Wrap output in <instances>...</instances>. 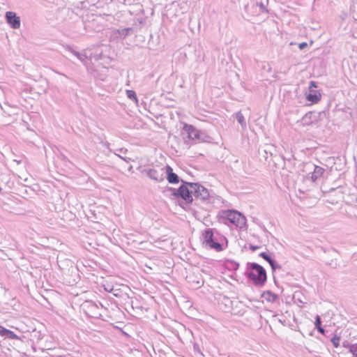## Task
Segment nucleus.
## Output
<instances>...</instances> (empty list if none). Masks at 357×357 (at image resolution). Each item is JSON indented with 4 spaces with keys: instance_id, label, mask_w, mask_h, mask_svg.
Wrapping results in <instances>:
<instances>
[{
    "instance_id": "412c9836",
    "label": "nucleus",
    "mask_w": 357,
    "mask_h": 357,
    "mask_svg": "<svg viewBox=\"0 0 357 357\" xmlns=\"http://www.w3.org/2000/svg\"><path fill=\"white\" fill-rule=\"evenodd\" d=\"M259 257H262L264 260L268 262L269 264H272L274 261V259H273L266 252H261L259 254Z\"/></svg>"
},
{
    "instance_id": "6ab92c4d",
    "label": "nucleus",
    "mask_w": 357,
    "mask_h": 357,
    "mask_svg": "<svg viewBox=\"0 0 357 357\" xmlns=\"http://www.w3.org/2000/svg\"><path fill=\"white\" fill-rule=\"evenodd\" d=\"M126 95H127V97L129 99L132 100L136 104H137L138 99H137V94H136V93L134 91H132V90H127L126 91Z\"/></svg>"
},
{
    "instance_id": "dca6fc26",
    "label": "nucleus",
    "mask_w": 357,
    "mask_h": 357,
    "mask_svg": "<svg viewBox=\"0 0 357 357\" xmlns=\"http://www.w3.org/2000/svg\"><path fill=\"white\" fill-rule=\"evenodd\" d=\"M264 296L266 301L274 303L278 299V296L270 291H268L264 294Z\"/></svg>"
},
{
    "instance_id": "f3484780",
    "label": "nucleus",
    "mask_w": 357,
    "mask_h": 357,
    "mask_svg": "<svg viewBox=\"0 0 357 357\" xmlns=\"http://www.w3.org/2000/svg\"><path fill=\"white\" fill-rule=\"evenodd\" d=\"M68 50L74 55L75 56L79 61L82 62H84L85 59H86V56L84 54H81L74 50H73L70 47H68Z\"/></svg>"
},
{
    "instance_id": "72a5a7b5",
    "label": "nucleus",
    "mask_w": 357,
    "mask_h": 357,
    "mask_svg": "<svg viewBox=\"0 0 357 357\" xmlns=\"http://www.w3.org/2000/svg\"><path fill=\"white\" fill-rule=\"evenodd\" d=\"M15 110L19 111L20 109L17 107L13 108Z\"/></svg>"
},
{
    "instance_id": "6e6552de",
    "label": "nucleus",
    "mask_w": 357,
    "mask_h": 357,
    "mask_svg": "<svg viewBox=\"0 0 357 357\" xmlns=\"http://www.w3.org/2000/svg\"><path fill=\"white\" fill-rule=\"evenodd\" d=\"M144 172L146 173L149 178L157 182L163 181L165 178V167H155L144 169Z\"/></svg>"
},
{
    "instance_id": "f8f14e48",
    "label": "nucleus",
    "mask_w": 357,
    "mask_h": 357,
    "mask_svg": "<svg viewBox=\"0 0 357 357\" xmlns=\"http://www.w3.org/2000/svg\"><path fill=\"white\" fill-rule=\"evenodd\" d=\"M165 176L169 183L176 184L179 182V178L178 175L173 172L172 168L167 165L165 167Z\"/></svg>"
},
{
    "instance_id": "473e14b6",
    "label": "nucleus",
    "mask_w": 357,
    "mask_h": 357,
    "mask_svg": "<svg viewBox=\"0 0 357 357\" xmlns=\"http://www.w3.org/2000/svg\"><path fill=\"white\" fill-rule=\"evenodd\" d=\"M343 346L345 347H349V348L350 345L349 344V343L345 342L343 343Z\"/></svg>"
},
{
    "instance_id": "393cba45",
    "label": "nucleus",
    "mask_w": 357,
    "mask_h": 357,
    "mask_svg": "<svg viewBox=\"0 0 357 357\" xmlns=\"http://www.w3.org/2000/svg\"><path fill=\"white\" fill-rule=\"evenodd\" d=\"M271 266L272 271L274 272L276 269H280L282 267L280 264H278L275 260L273 261L272 264H270Z\"/></svg>"
},
{
    "instance_id": "a878e982",
    "label": "nucleus",
    "mask_w": 357,
    "mask_h": 357,
    "mask_svg": "<svg viewBox=\"0 0 357 357\" xmlns=\"http://www.w3.org/2000/svg\"><path fill=\"white\" fill-rule=\"evenodd\" d=\"M7 330L8 329L5 328L4 327L0 325V335L6 336Z\"/></svg>"
},
{
    "instance_id": "5701e85b",
    "label": "nucleus",
    "mask_w": 357,
    "mask_h": 357,
    "mask_svg": "<svg viewBox=\"0 0 357 357\" xmlns=\"http://www.w3.org/2000/svg\"><path fill=\"white\" fill-rule=\"evenodd\" d=\"M349 351L353 354L354 357H357V344H351L349 346Z\"/></svg>"
},
{
    "instance_id": "9b49d317",
    "label": "nucleus",
    "mask_w": 357,
    "mask_h": 357,
    "mask_svg": "<svg viewBox=\"0 0 357 357\" xmlns=\"http://www.w3.org/2000/svg\"><path fill=\"white\" fill-rule=\"evenodd\" d=\"M132 31V28H125L122 29H114L112 33V38L114 39H121L123 40L130 34V32Z\"/></svg>"
},
{
    "instance_id": "7c9ffc66",
    "label": "nucleus",
    "mask_w": 357,
    "mask_h": 357,
    "mask_svg": "<svg viewBox=\"0 0 357 357\" xmlns=\"http://www.w3.org/2000/svg\"><path fill=\"white\" fill-rule=\"evenodd\" d=\"M20 178L25 182L28 181V177L26 175L20 176Z\"/></svg>"
},
{
    "instance_id": "423d86ee",
    "label": "nucleus",
    "mask_w": 357,
    "mask_h": 357,
    "mask_svg": "<svg viewBox=\"0 0 357 357\" xmlns=\"http://www.w3.org/2000/svg\"><path fill=\"white\" fill-rule=\"evenodd\" d=\"M186 185L191 188V192L195 199L205 201L210 199V194L207 188L197 183H187Z\"/></svg>"
},
{
    "instance_id": "1a4fd4ad",
    "label": "nucleus",
    "mask_w": 357,
    "mask_h": 357,
    "mask_svg": "<svg viewBox=\"0 0 357 357\" xmlns=\"http://www.w3.org/2000/svg\"><path fill=\"white\" fill-rule=\"evenodd\" d=\"M6 19L8 24L13 29H19L20 27V18L16 13L12 11H8L6 13Z\"/></svg>"
},
{
    "instance_id": "bb28decb",
    "label": "nucleus",
    "mask_w": 357,
    "mask_h": 357,
    "mask_svg": "<svg viewBox=\"0 0 357 357\" xmlns=\"http://www.w3.org/2000/svg\"><path fill=\"white\" fill-rule=\"evenodd\" d=\"M307 46V43H301L298 45V47L301 50H303Z\"/></svg>"
},
{
    "instance_id": "2f4dec72",
    "label": "nucleus",
    "mask_w": 357,
    "mask_h": 357,
    "mask_svg": "<svg viewBox=\"0 0 357 357\" xmlns=\"http://www.w3.org/2000/svg\"><path fill=\"white\" fill-rule=\"evenodd\" d=\"M61 160H63L64 162H68V160L67 158H66L65 155H61Z\"/></svg>"
},
{
    "instance_id": "4468645a",
    "label": "nucleus",
    "mask_w": 357,
    "mask_h": 357,
    "mask_svg": "<svg viewBox=\"0 0 357 357\" xmlns=\"http://www.w3.org/2000/svg\"><path fill=\"white\" fill-rule=\"evenodd\" d=\"M321 95L317 91L310 90V93L307 95V100L312 103H317L321 99Z\"/></svg>"
},
{
    "instance_id": "0eeeda50",
    "label": "nucleus",
    "mask_w": 357,
    "mask_h": 357,
    "mask_svg": "<svg viewBox=\"0 0 357 357\" xmlns=\"http://www.w3.org/2000/svg\"><path fill=\"white\" fill-rule=\"evenodd\" d=\"M170 190L172 191V195L180 197L188 203H191L193 200L191 188L186 184L181 185L178 189L170 188Z\"/></svg>"
},
{
    "instance_id": "4be33fe9",
    "label": "nucleus",
    "mask_w": 357,
    "mask_h": 357,
    "mask_svg": "<svg viewBox=\"0 0 357 357\" xmlns=\"http://www.w3.org/2000/svg\"><path fill=\"white\" fill-rule=\"evenodd\" d=\"M8 338L12 339V340H19V337L12 331L7 330L6 336Z\"/></svg>"
},
{
    "instance_id": "c756f323",
    "label": "nucleus",
    "mask_w": 357,
    "mask_h": 357,
    "mask_svg": "<svg viewBox=\"0 0 357 357\" xmlns=\"http://www.w3.org/2000/svg\"><path fill=\"white\" fill-rule=\"evenodd\" d=\"M259 248V247L257 246V245H250V249L252 250V251L257 250Z\"/></svg>"
},
{
    "instance_id": "cd10ccee",
    "label": "nucleus",
    "mask_w": 357,
    "mask_h": 357,
    "mask_svg": "<svg viewBox=\"0 0 357 357\" xmlns=\"http://www.w3.org/2000/svg\"><path fill=\"white\" fill-rule=\"evenodd\" d=\"M257 6L259 7L260 8V10L261 12H264L265 10V7L264 6L263 3H257Z\"/></svg>"
},
{
    "instance_id": "a211bd4d",
    "label": "nucleus",
    "mask_w": 357,
    "mask_h": 357,
    "mask_svg": "<svg viewBox=\"0 0 357 357\" xmlns=\"http://www.w3.org/2000/svg\"><path fill=\"white\" fill-rule=\"evenodd\" d=\"M236 119L237 121L238 122V123L242 127H245L246 126V121H245V117L241 112H238L236 114Z\"/></svg>"
},
{
    "instance_id": "9d476101",
    "label": "nucleus",
    "mask_w": 357,
    "mask_h": 357,
    "mask_svg": "<svg viewBox=\"0 0 357 357\" xmlns=\"http://www.w3.org/2000/svg\"><path fill=\"white\" fill-rule=\"evenodd\" d=\"M84 307L89 311V313H91V317H97L101 314L99 305L93 301L85 302Z\"/></svg>"
},
{
    "instance_id": "7ed1b4c3",
    "label": "nucleus",
    "mask_w": 357,
    "mask_h": 357,
    "mask_svg": "<svg viewBox=\"0 0 357 357\" xmlns=\"http://www.w3.org/2000/svg\"><path fill=\"white\" fill-rule=\"evenodd\" d=\"M220 216L223 219H227L229 222L240 228H243L246 224L245 216L237 211H222L220 212Z\"/></svg>"
},
{
    "instance_id": "f704fd0d",
    "label": "nucleus",
    "mask_w": 357,
    "mask_h": 357,
    "mask_svg": "<svg viewBox=\"0 0 357 357\" xmlns=\"http://www.w3.org/2000/svg\"><path fill=\"white\" fill-rule=\"evenodd\" d=\"M8 116H11V114L8 112Z\"/></svg>"
},
{
    "instance_id": "b1692460",
    "label": "nucleus",
    "mask_w": 357,
    "mask_h": 357,
    "mask_svg": "<svg viewBox=\"0 0 357 357\" xmlns=\"http://www.w3.org/2000/svg\"><path fill=\"white\" fill-rule=\"evenodd\" d=\"M340 340V337H338L337 335H335L333 337H332L331 342L333 343V344L335 347H338Z\"/></svg>"
},
{
    "instance_id": "ddd939ff",
    "label": "nucleus",
    "mask_w": 357,
    "mask_h": 357,
    "mask_svg": "<svg viewBox=\"0 0 357 357\" xmlns=\"http://www.w3.org/2000/svg\"><path fill=\"white\" fill-rule=\"evenodd\" d=\"M325 169L319 166L314 165V171L311 175V180L314 182L324 173Z\"/></svg>"
},
{
    "instance_id": "f257e3e1",
    "label": "nucleus",
    "mask_w": 357,
    "mask_h": 357,
    "mask_svg": "<svg viewBox=\"0 0 357 357\" xmlns=\"http://www.w3.org/2000/svg\"><path fill=\"white\" fill-rule=\"evenodd\" d=\"M203 236L206 245L214 249L217 252L223 250L222 242L225 240V238L218 232H215L213 229H208L204 231Z\"/></svg>"
},
{
    "instance_id": "39448f33",
    "label": "nucleus",
    "mask_w": 357,
    "mask_h": 357,
    "mask_svg": "<svg viewBox=\"0 0 357 357\" xmlns=\"http://www.w3.org/2000/svg\"><path fill=\"white\" fill-rule=\"evenodd\" d=\"M322 191L327 194L328 201L332 204H337L344 199L343 188L340 185L328 189L325 184L321 186Z\"/></svg>"
},
{
    "instance_id": "c85d7f7f",
    "label": "nucleus",
    "mask_w": 357,
    "mask_h": 357,
    "mask_svg": "<svg viewBox=\"0 0 357 357\" xmlns=\"http://www.w3.org/2000/svg\"><path fill=\"white\" fill-rule=\"evenodd\" d=\"M314 87V88H316L317 87V85H316V82H314V81H312L310 82V89L311 90V89Z\"/></svg>"
},
{
    "instance_id": "2eb2a0df",
    "label": "nucleus",
    "mask_w": 357,
    "mask_h": 357,
    "mask_svg": "<svg viewBox=\"0 0 357 357\" xmlns=\"http://www.w3.org/2000/svg\"><path fill=\"white\" fill-rule=\"evenodd\" d=\"M180 126H181V128L182 129V130L183 132H186V134H192V133L196 132L195 128L192 125L187 124L183 122H181Z\"/></svg>"
},
{
    "instance_id": "20e7f679",
    "label": "nucleus",
    "mask_w": 357,
    "mask_h": 357,
    "mask_svg": "<svg viewBox=\"0 0 357 357\" xmlns=\"http://www.w3.org/2000/svg\"><path fill=\"white\" fill-rule=\"evenodd\" d=\"M183 135V142L178 143V147L181 149H189L192 144L196 143L197 141L199 142H209L210 136L209 135ZM179 137H182V135H173L172 139V142H176L179 139Z\"/></svg>"
},
{
    "instance_id": "f03ea898",
    "label": "nucleus",
    "mask_w": 357,
    "mask_h": 357,
    "mask_svg": "<svg viewBox=\"0 0 357 357\" xmlns=\"http://www.w3.org/2000/svg\"><path fill=\"white\" fill-rule=\"evenodd\" d=\"M248 268L251 270L248 273V277L255 284L263 285L266 281V270L259 264L252 262L248 264Z\"/></svg>"
},
{
    "instance_id": "aec40b11",
    "label": "nucleus",
    "mask_w": 357,
    "mask_h": 357,
    "mask_svg": "<svg viewBox=\"0 0 357 357\" xmlns=\"http://www.w3.org/2000/svg\"><path fill=\"white\" fill-rule=\"evenodd\" d=\"M315 326H316V328H317L318 331L322 334L324 333V329L321 326V318L319 315H317L316 316V318H315Z\"/></svg>"
}]
</instances>
